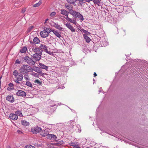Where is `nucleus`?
<instances>
[{"label":"nucleus","instance_id":"9d476101","mask_svg":"<svg viewBox=\"0 0 148 148\" xmlns=\"http://www.w3.org/2000/svg\"><path fill=\"white\" fill-rule=\"evenodd\" d=\"M16 95L18 96L24 97L26 96V92L22 90H18L16 93Z\"/></svg>","mask_w":148,"mask_h":148},{"label":"nucleus","instance_id":"37998d69","mask_svg":"<svg viewBox=\"0 0 148 148\" xmlns=\"http://www.w3.org/2000/svg\"><path fill=\"white\" fill-rule=\"evenodd\" d=\"M34 26H31L29 27L27 30V32L28 33L30 32L32 29L33 28Z\"/></svg>","mask_w":148,"mask_h":148},{"label":"nucleus","instance_id":"e2e57ef3","mask_svg":"<svg viewBox=\"0 0 148 148\" xmlns=\"http://www.w3.org/2000/svg\"><path fill=\"white\" fill-rule=\"evenodd\" d=\"M6 148H11L10 146L9 145L7 146L6 147Z\"/></svg>","mask_w":148,"mask_h":148},{"label":"nucleus","instance_id":"a878e982","mask_svg":"<svg viewBox=\"0 0 148 148\" xmlns=\"http://www.w3.org/2000/svg\"><path fill=\"white\" fill-rule=\"evenodd\" d=\"M54 38L52 37L51 36H48V37L46 38V40L47 42L50 43H51V41L52 40H53Z\"/></svg>","mask_w":148,"mask_h":148},{"label":"nucleus","instance_id":"ea45409f","mask_svg":"<svg viewBox=\"0 0 148 148\" xmlns=\"http://www.w3.org/2000/svg\"><path fill=\"white\" fill-rule=\"evenodd\" d=\"M69 3L74 4L75 3V0H66Z\"/></svg>","mask_w":148,"mask_h":148},{"label":"nucleus","instance_id":"72a5a7b5","mask_svg":"<svg viewBox=\"0 0 148 148\" xmlns=\"http://www.w3.org/2000/svg\"><path fill=\"white\" fill-rule=\"evenodd\" d=\"M42 3V1L40 0L37 3H36L35 4H34L33 6L34 7H38L41 5V4Z\"/></svg>","mask_w":148,"mask_h":148},{"label":"nucleus","instance_id":"c85d7f7f","mask_svg":"<svg viewBox=\"0 0 148 148\" xmlns=\"http://www.w3.org/2000/svg\"><path fill=\"white\" fill-rule=\"evenodd\" d=\"M21 123L24 126H27L29 124L28 122L23 120L21 121Z\"/></svg>","mask_w":148,"mask_h":148},{"label":"nucleus","instance_id":"a211bd4d","mask_svg":"<svg viewBox=\"0 0 148 148\" xmlns=\"http://www.w3.org/2000/svg\"><path fill=\"white\" fill-rule=\"evenodd\" d=\"M49 132L48 129H45L43 131H42V133L40 134V135L42 137H45V136H48V135H49Z\"/></svg>","mask_w":148,"mask_h":148},{"label":"nucleus","instance_id":"13d9d810","mask_svg":"<svg viewBox=\"0 0 148 148\" xmlns=\"http://www.w3.org/2000/svg\"><path fill=\"white\" fill-rule=\"evenodd\" d=\"M18 115L20 116H22V114L21 112Z\"/></svg>","mask_w":148,"mask_h":148},{"label":"nucleus","instance_id":"4d7b16f0","mask_svg":"<svg viewBox=\"0 0 148 148\" xmlns=\"http://www.w3.org/2000/svg\"><path fill=\"white\" fill-rule=\"evenodd\" d=\"M32 46H31L30 47L29 50L30 51H32V47H31Z\"/></svg>","mask_w":148,"mask_h":148},{"label":"nucleus","instance_id":"412c9836","mask_svg":"<svg viewBox=\"0 0 148 148\" xmlns=\"http://www.w3.org/2000/svg\"><path fill=\"white\" fill-rule=\"evenodd\" d=\"M39 66L40 68L46 70H47L48 68L47 66L41 63L39 64Z\"/></svg>","mask_w":148,"mask_h":148},{"label":"nucleus","instance_id":"4c0bfd02","mask_svg":"<svg viewBox=\"0 0 148 148\" xmlns=\"http://www.w3.org/2000/svg\"><path fill=\"white\" fill-rule=\"evenodd\" d=\"M33 70L34 71H35L38 73V72L40 71V68L36 67V66H34L33 67Z\"/></svg>","mask_w":148,"mask_h":148},{"label":"nucleus","instance_id":"7c9ffc66","mask_svg":"<svg viewBox=\"0 0 148 148\" xmlns=\"http://www.w3.org/2000/svg\"><path fill=\"white\" fill-rule=\"evenodd\" d=\"M100 0H91V1H93L95 4H96L99 5L100 4Z\"/></svg>","mask_w":148,"mask_h":148},{"label":"nucleus","instance_id":"6e6552de","mask_svg":"<svg viewBox=\"0 0 148 148\" xmlns=\"http://www.w3.org/2000/svg\"><path fill=\"white\" fill-rule=\"evenodd\" d=\"M41 55L35 53L33 55L32 57L35 61H39L41 59Z\"/></svg>","mask_w":148,"mask_h":148},{"label":"nucleus","instance_id":"a18cd8bd","mask_svg":"<svg viewBox=\"0 0 148 148\" xmlns=\"http://www.w3.org/2000/svg\"><path fill=\"white\" fill-rule=\"evenodd\" d=\"M56 13L55 12H53L50 13V16L51 17H53L56 15Z\"/></svg>","mask_w":148,"mask_h":148},{"label":"nucleus","instance_id":"6e6d98bb","mask_svg":"<svg viewBox=\"0 0 148 148\" xmlns=\"http://www.w3.org/2000/svg\"><path fill=\"white\" fill-rule=\"evenodd\" d=\"M97 75L96 74V73L94 72V77H95Z\"/></svg>","mask_w":148,"mask_h":148},{"label":"nucleus","instance_id":"49530a36","mask_svg":"<svg viewBox=\"0 0 148 148\" xmlns=\"http://www.w3.org/2000/svg\"><path fill=\"white\" fill-rule=\"evenodd\" d=\"M31 75L35 77H38L39 75L38 74H37L34 72H33L31 74Z\"/></svg>","mask_w":148,"mask_h":148},{"label":"nucleus","instance_id":"680f3d73","mask_svg":"<svg viewBox=\"0 0 148 148\" xmlns=\"http://www.w3.org/2000/svg\"><path fill=\"white\" fill-rule=\"evenodd\" d=\"M48 18L46 19L45 20V22L44 23L45 24L48 21Z\"/></svg>","mask_w":148,"mask_h":148},{"label":"nucleus","instance_id":"603ef678","mask_svg":"<svg viewBox=\"0 0 148 148\" xmlns=\"http://www.w3.org/2000/svg\"><path fill=\"white\" fill-rule=\"evenodd\" d=\"M21 112L19 110H18L15 112V114H16L17 115L18 114Z\"/></svg>","mask_w":148,"mask_h":148},{"label":"nucleus","instance_id":"f03ea898","mask_svg":"<svg viewBox=\"0 0 148 148\" xmlns=\"http://www.w3.org/2000/svg\"><path fill=\"white\" fill-rule=\"evenodd\" d=\"M33 69L32 67L28 65H22L19 69V71L20 73L23 74L28 73L29 72L32 71Z\"/></svg>","mask_w":148,"mask_h":148},{"label":"nucleus","instance_id":"20e7f679","mask_svg":"<svg viewBox=\"0 0 148 148\" xmlns=\"http://www.w3.org/2000/svg\"><path fill=\"white\" fill-rule=\"evenodd\" d=\"M70 14L72 15L74 17L78 18L81 21H83L84 19L83 16L79 12L75 10H73Z\"/></svg>","mask_w":148,"mask_h":148},{"label":"nucleus","instance_id":"cd10ccee","mask_svg":"<svg viewBox=\"0 0 148 148\" xmlns=\"http://www.w3.org/2000/svg\"><path fill=\"white\" fill-rule=\"evenodd\" d=\"M40 40L39 38L37 37H35L33 39V42L34 44H38L39 43Z\"/></svg>","mask_w":148,"mask_h":148},{"label":"nucleus","instance_id":"09e8293b","mask_svg":"<svg viewBox=\"0 0 148 148\" xmlns=\"http://www.w3.org/2000/svg\"><path fill=\"white\" fill-rule=\"evenodd\" d=\"M75 124V123L73 121L71 122L70 123V127L71 128H73V126Z\"/></svg>","mask_w":148,"mask_h":148},{"label":"nucleus","instance_id":"c03bdc74","mask_svg":"<svg viewBox=\"0 0 148 148\" xmlns=\"http://www.w3.org/2000/svg\"><path fill=\"white\" fill-rule=\"evenodd\" d=\"M25 148H36L34 146H32L30 145H28L25 146Z\"/></svg>","mask_w":148,"mask_h":148},{"label":"nucleus","instance_id":"4be33fe9","mask_svg":"<svg viewBox=\"0 0 148 148\" xmlns=\"http://www.w3.org/2000/svg\"><path fill=\"white\" fill-rule=\"evenodd\" d=\"M51 32H52L53 33L58 37L60 38L61 37V35L57 31H56L54 29H53L51 30Z\"/></svg>","mask_w":148,"mask_h":148},{"label":"nucleus","instance_id":"6ab92c4d","mask_svg":"<svg viewBox=\"0 0 148 148\" xmlns=\"http://www.w3.org/2000/svg\"><path fill=\"white\" fill-rule=\"evenodd\" d=\"M79 30H80L84 34H84V35H90V32H88L86 30H85V29H84L81 27H80V28L79 29Z\"/></svg>","mask_w":148,"mask_h":148},{"label":"nucleus","instance_id":"ddd939ff","mask_svg":"<svg viewBox=\"0 0 148 148\" xmlns=\"http://www.w3.org/2000/svg\"><path fill=\"white\" fill-rule=\"evenodd\" d=\"M9 117L10 119L14 121L17 120L18 118L17 115L14 113L10 114L9 116Z\"/></svg>","mask_w":148,"mask_h":148},{"label":"nucleus","instance_id":"864d4df0","mask_svg":"<svg viewBox=\"0 0 148 148\" xmlns=\"http://www.w3.org/2000/svg\"><path fill=\"white\" fill-rule=\"evenodd\" d=\"M26 10V9L25 8L22 9V12L23 13H24L25 12Z\"/></svg>","mask_w":148,"mask_h":148},{"label":"nucleus","instance_id":"69168bd1","mask_svg":"<svg viewBox=\"0 0 148 148\" xmlns=\"http://www.w3.org/2000/svg\"><path fill=\"white\" fill-rule=\"evenodd\" d=\"M79 1L81 2V0H75V2L76 1Z\"/></svg>","mask_w":148,"mask_h":148},{"label":"nucleus","instance_id":"8fccbe9b","mask_svg":"<svg viewBox=\"0 0 148 148\" xmlns=\"http://www.w3.org/2000/svg\"><path fill=\"white\" fill-rule=\"evenodd\" d=\"M21 61L19 60L18 59H17L15 61V64H20L21 63Z\"/></svg>","mask_w":148,"mask_h":148},{"label":"nucleus","instance_id":"bf43d9fd","mask_svg":"<svg viewBox=\"0 0 148 148\" xmlns=\"http://www.w3.org/2000/svg\"><path fill=\"white\" fill-rule=\"evenodd\" d=\"M58 144V143H55V145L56 146H60L61 145H60V144H58V145H57V144Z\"/></svg>","mask_w":148,"mask_h":148},{"label":"nucleus","instance_id":"3c124183","mask_svg":"<svg viewBox=\"0 0 148 148\" xmlns=\"http://www.w3.org/2000/svg\"><path fill=\"white\" fill-rule=\"evenodd\" d=\"M38 73L40 74V75H45V74L44 73H43L42 71H39V72H38Z\"/></svg>","mask_w":148,"mask_h":148},{"label":"nucleus","instance_id":"f257e3e1","mask_svg":"<svg viewBox=\"0 0 148 148\" xmlns=\"http://www.w3.org/2000/svg\"><path fill=\"white\" fill-rule=\"evenodd\" d=\"M13 74L15 79L14 81L17 84H20V81H22L23 76L21 73H19L17 70H15L13 72Z\"/></svg>","mask_w":148,"mask_h":148},{"label":"nucleus","instance_id":"7ed1b4c3","mask_svg":"<svg viewBox=\"0 0 148 148\" xmlns=\"http://www.w3.org/2000/svg\"><path fill=\"white\" fill-rule=\"evenodd\" d=\"M55 105H50L44 109V110L48 114H51L56 110V107H54Z\"/></svg>","mask_w":148,"mask_h":148},{"label":"nucleus","instance_id":"0e129e2a","mask_svg":"<svg viewBox=\"0 0 148 148\" xmlns=\"http://www.w3.org/2000/svg\"><path fill=\"white\" fill-rule=\"evenodd\" d=\"M125 30H123V32H124V34H123V36H125Z\"/></svg>","mask_w":148,"mask_h":148},{"label":"nucleus","instance_id":"2f4dec72","mask_svg":"<svg viewBox=\"0 0 148 148\" xmlns=\"http://www.w3.org/2000/svg\"><path fill=\"white\" fill-rule=\"evenodd\" d=\"M71 146L74 147L75 148H81L78 146V144L77 145V143H71Z\"/></svg>","mask_w":148,"mask_h":148},{"label":"nucleus","instance_id":"79ce46f5","mask_svg":"<svg viewBox=\"0 0 148 148\" xmlns=\"http://www.w3.org/2000/svg\"><path fill=\"white\" fill-rule=\"evenodd\" d=\"M64 141H63L62 140H61L60 141H59L58 142V144H57V145H58V144H60V145H63L64 144Z\"/></svg>","mask_w":148,"mask_h":148},{"label":"nucleus","instance_id":"5701e85b","mask_svg":"<svg viewBox=\"0 0 148 148\" xmlns=\"http://www.w3.org/2000/svg\"><path fill=\"white\" fill-rule=\"evenodd\" d=\"M39 48L42 50H43L45 52L47 50V46L46 45L42 44L40 45V46H39Z\"/></svg>","mask_w":148,"mask_h":148},{"label":"nucleus","instance_id":"de8ad7c7","mask_svg":"<svg viewBox=\"0 0 148 148\" xmlns=\"http://www.w3.org/2000/svg\"><path fill=\"white\" fill-rule=\"evenodd\" d=\"M45 52H46L47 53L49 54L50 55H53L54 54L53 52L49 51H48V50L46 51Z\"/></svg>","mask_w":148,"mask_h":148},{"label":"nucleus","instance_id":"a19ab883","mask_svg":"<svg viewBox=\"0 0 148 148\" xmlns=\"http://www.w3.org/2000/svg\"><path fill=\"white\" fill-rule=\"evenodd\" d=\"M91 1V0H81V2L83 3H85L86 2L89 3Z\"/></svg>","mask_w":148,"mask_h":148},{"label":"nucleus","instance_id":"aec40b11","mask_svg":"<svg viewBox=\"0 0 148 148\" xmlns=\"http://www.w3.org/2000/svg\"><path fill=\"white\" fill-rule=\"evenodd\" d=\"M60 10L61 13L62 14L65 16L66 17L68 16L69 13V12L64 9H62Z\"/></svg>","mask_w":148,"mask_h":148},{"label":"nucleus","instance_id":"f3484780","mask_svg":"<svg viewBox=\"0 0 148 148\" xmlns=\"http://www.w3.org/2000/svg\"><path fill=\"white\" fill-rule=\"evenodd\" d=\"M65 7L69 10V12L70 14L71 13L73 10V6L70 5H65Z\"/></svg>","mask_w":148,"mask_h":148},{"label":"nucleus","instance_id":"c9c22d12","mask_svg":"<svg viewBox=\"0 0 148 148\" xmlns=\"http://www.w3.org/2000/svg\"><path fill=\"white\" fill-rule=\"evenodd\" d=\"M24 75V77L25 79L27 81H29V77L28 75V73H25Z\"/></svg>","mask_w":148,"mask_h":148},{"label":"nucleus","instance_id":"b1692460","mask_svg":"<svg viewBox=\"0 0 148 148\" xmlns=\"http://www.w3.org/2000/svg\"><path fill=\"white\" fill-rule=\"evenodd\" d=\"M87 35H88L83 34V36L86 42L89 43L90 42L91 39L89 37L87 36Z\"/></svg>","mask_w":148,"mask_h":148},{"label":"nucleus","instance_id":"5fc2aeb1","mask_svg":"<svg viewBox=\"0 0 148 148\" xmlns=\"http://www.w3.org/2000/svg\"><path fill=\"white\" fill-rule=\"evenodd\" d=\"M17 132H18L19 134L22 133V132L19 130H18L17 131Z\"/></svg>","mask_w":148,"mask_h":148},{"label":"nucleus","instance_id":"0eeeda50","mask_svg":"<svg viewBox=\"0 0 148 148\" xmlns=\"http://www.w3.org/2000/svg\"><path fill=\"white\" fill-rule=\"evenodd\" d=\"M42 129L41 127L38 126H36L32 128L31 129V132L33 134H37Z\"/></svg>","mask_w":148,"mask_h":148},{"label":"nucleus","instance_id":"f704fd0d","mask_svg":"<svg viewBox=\"0 0 148 148\" xmlns=\"http://www.w3.org/2000/svg\"><path fill=\"white\" fill-rule=\"evenodd\" d=\"M25 85L31 88L33 87L32 84L29 81H27L26 82Z\"/></svg>","mask_w":148,"mask_h":148},{"label":"nucleus","instance_id":"39448f33","mask_svg":"<svg viewBox=\"0 0 148 148\" xmlns=\"http://www.w3.org/2000/svg\"><path fill=\"white\" fill-rule=\"evenodd\" d=\"M31 47H32V51L35 52V53L42 55L43 51L40 49L38 47L36 46L34 44Z\"/></svg>","mask_w":148,"mask_h":148},{"label":"nucleus","instance_id":"2eb2a0df","mask_svg":"<svg viewBox=\"0 0 148 148\" xmlns=\"http://www.w3.org/2000/svg\"><path fill=\"white\" fill-rule=\"evenodd\" d=\"M47 138L51 140H56L57 138V136L53 134H49L48 135Z\"/></svg>","mask_w":148,"mask_h":148},{"label":"nucleus","instance_id":"423d86ee","mask_svg":"<svg viewBox=\"0 0 148 148\" xmlns=\"http://www.w3.org/2000/svg\"><path fill=\"white\" fill-rule=\"evenodd\" d=\"M24 60L25 62L31 65H34L35 64V61L29 57L28 56H26L24 58Z\"/></svg>","mask_w":148,"mask_h":148},{"label":"nucleus","instance_id":"c756f323","mask_svg":"<svg viewBox=\"0 0 148 148\" xmlns=\"http://www.w3.org/2000/svg\"><path fill=\"white\" fill-rule=\"evenodd\" d=\"M44 31H46V32L47 33L49 34L51 32V29L48 27H44Z\"/></svg>","mask_w":148,"mask_h":148},{"label":"nucleus","instance_id":"9b49d317","mask_svg":"<svg viewBox=\"0 0 148 148\" xmlns=\"http://www.w3.org/2000/svg\"><path fill=\"white\" fill-rule=\"evenodd\" d=\"M65 18L69 22L73 23L75 25H76L77 23L76 22V19L75 18L71 19L69 18L68 16L66 17Z\"/></svg>","mask_w":148,"mask_h":148},{"label":"nucleus","instance_id":"1a4fd4ad","mask_svg":"<svg viewBox=\"0 0 148 148\" xmlns=\"http://www.w3.org/2000/svg\"><path fill=\"white\" fill-rule=\"evenodd\" d=\"M6 99L11 103H13L14 101L13 95H8L6 97Z\"/></svg>","mask_w":148,"mask_h":148},{"label":"nucleus","instance_id":"bb28decb","mask_svg":"<svg viewBox=\"0 0 148 148\" xmlns=\"http://www.w3.org/2000/svg\"><path fill=\"white\" fill-rule=\"evenodd\" d=\"M27 50V47L25 46L23 47L22 48H21L20 50V52L21 53H26V51Z\"/></svg>","mask_w":148,"mask_h":148},{"label":"nucleus","instance_id":"338daca9","mask_svg":"<svg viewBox=\"0 0 148 148\" xmlns=\"http://www.w3.org/2000/svg\"><path fill=\"white\" fill-rule=\"evenodd\" d=\"M2 76H1L0 77V80H1V78H2Z\"/></svg>","mask_w":148,"mask_h":148},{"label":"nucleus","instance_id":"052dcab7","mask_svg":"<svg viewBox=\"0 0 148 148\" xmlns=\"http://www.w3.org/2000/svg\"><path fill=\"white\" fill-rule=\"evenodd\" d=\"M30 43L31 44H34V42H33H33L32 41H30Z\"/></svg>","mask_w":148,"mask_h":148},{"label":"nucleus","instance_id":"dca6fc26","mask_svg":"<svg viewBox=\"0 0 148 148\" xmlns=\"http://www.w3.org/2000/svg\"><path fill=\"white\" fill-rule=\"evenodd\" d=\"M52 25L54 27H56L57 29L61 31L62 29V27L60 26V25H59L58 24L54 22H52Z\"/></svg>","mask_w":148,"mask_h":148},{"label":"nucleus","instance_id":"473e14b6","mask_svg":"<svg viewBox=\"0 0 148 148\" xmlns=\"http://www.w3.org/2000/svg\"><path fill=\"white\" fill-rule=\"evenodd\" d=\"M76 127L77 128V129H75V130L76 131V132H81V127L79 125H77L76 126Z\"/></svg>","mask_w":148,"mask_h":148},{"label":"nucleus","instance_id":"f8f14e48","mask_svg":"<svg viewBox=\"0 0 148 148\" xmlns=\"http://www.w3.org/2000/svg\"><path fill=\"white\" fill-rule=\"evenodd\" d=\"M72 32H75V29L73 26H72L70 23H67L65 25Z\"/></svg>","mask_w":148,"mask_h":148},{"label":"nucleus","instance_id":"4468645a","mask_svg":"<svg viewBox=\"0 0 148 148\" xmlns=\"http://www.w3.org/2000/svg\"><path fill=\"white\" fill-rule=\"evenodd\" d=\"M40 35L42 38H45L48 37L49 34L46 31L43 30L40 32Z\"/></svg>","mask_w":148,"mask_h":148},{"label":"nucleus","instance_id":"e433bc0d","mask_svg":"<svg viewBox=\"0 0 148 148\" xmlns=\"http://www.w3.org/2000/svg\"><path fill=\"white\" fill-rule=\"evenodd\" d=\"M101 46L102 47H105L108 44V43L106 41H102L101 43Z\"/></svg>","mask_w":148,"mask_h":148},{"label":"nucleus","instance_id":"58836bf2","mask_svg":"<svg viewBox=\"0 0 148 148\" xmlns=\"http://www.w3.org/2000/svg\"><path fill=\"white\" fill-rule=\"evenodd\" d=\"M34 82L35 84H39L40 85H41L42 84V82L40 81L38 79H36L34 80Z\"/></svg>","mask_w":148,"mask_h":148},{"label":"nucleus","instance_id":"393cba45","mask_svg":"<svg viewBox=\"0 0 148 148\" xmlns=\"http://www.w3.org/2000/svg\"><path fill=\"white\" fill-rule=\"evenodd\" d=\"M8 86L10 87H8L7 88L8 90L10 91L14 88V84L12 83H10L9 84H8Z\"/></svg>","mask_w":148,"mask_h":148}]
</instances>
